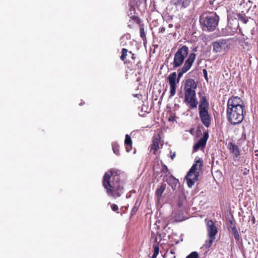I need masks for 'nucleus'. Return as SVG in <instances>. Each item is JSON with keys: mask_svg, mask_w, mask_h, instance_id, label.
Returning <instances> with one entry per match:
<instances>
[{"mask_svg": "<svg viewBox=\"0 0 258 258\" xmlns=\"http://www.w3.org/2000/svg\"><path fill=\"white\" fill-rule=\"evenodd\" d=\"M140 36L143 39V40H144L145 39H146V34H145L144 28L143 27H140Z\"/></svg>", "mask_w": 258, "mask_h": 258, "instance_id": "32", "label": "nucleus"}, {"mask_svg": "<svg viewBox=\"0 0 258 258\" xmlns=\"http://www.w3.org/2000/svg\"><path fill=\"white\" fill-rule=\"evenodd\" d=\"M159 149V144L157 141H153L152 144L151 145L150 152L153 151V153L155 154L156 152Z\"/></svg>", "mask_w": 258, "mask_h": 258, "instance_id": "27", "label": "nucleus"}, {"mask_svg": "<svg viewBox=\"0 0 258 258\" xmlns=\"http://www.w3.org/2000/svg\"><path fill=\"white\" fill-rule=\"evenodd\" d=\"M161 172H162L163 174H165L163 177V181H165V179L168 177V175L169 174V169L167 167V166L165 165L162 161H161Z\"/></svg>", "mask_w": 258, "mask_h": 258, "instance_id": "22", "label": "nucleus"}, {"mask_svg": "<svg viewBox=\"0 0 258 258\" xmlns=\"http://www.w3.org/2000/svg\"><path fill=\"white\" fill-rule=\"evenodd\" d=\"M166 184L163 183L158 185V187L157 188L155 191V196L158 201H159L161 200L162 194L166 189Z\"/></svg>", "mask_w": 258, "mask_h": 258, "instance_id": "18", "label": "nucleus"}, {"mask_svg": "<svg viewBox=\"0 0 258 258\" xmlns=\"http://www.w3.org/2000/svg\"><path fill=\"white\" fill-rule=\"evenodd\" d=\"M207 226L208 236L215 237L218 230L214 222L212 220H209L207 223Z\"/></svg>", "mask_w": 258, "mask_h": 258, "instance_id": "15", "label": "nucleus"}, {"mask_svg": "<svg viewBox=\"0 0 258 258\" xmlns=\"http://www.w3.org/2000/svg\"><path fill=\"white\" fill-rule=\"evenodd\" d=\"M112 148L114 154L117 155L119 154V145L116 142H113L112 143Z\"/></svg>", "mask_w": 258, "mask_h": 258, "instance_id": "28", "label": "nucleus"}, {"mask_svg": "<svg viewBox=\"0 0 258 258\" xmlns=\"http://www.w3.org/2000/svg\"><path fill=\"white\" fill-rule=\"evenodd\" d=\"M227 26L231 31H233L234 34L237 32L238 29L239 31L238 33H242L241 29L239 28V22L237 19H228Z\"/></svg>", "mask_w": 258, "mask_h": 258, "instance_id": "12", "label": "nucleus"}, {"mask_svg": "<svg viewBox=\"0 0 258 258\" xmlns=\"http://www.w3.org/2000/svg\"><path fill=\"white\" fill-rule=\"evenodd\" d=\"M238 20H239L244 24H246L248 21V17L240 14H237Z\"/></svg>", "mask_w": 258, "mask_h": 258, "instance_id": "29", "label": "nucleus"}, {"mask_svg": "<svg viewBox=\"0 0 258 258\" xmlns=\"http://www.w3.org/2000/svg\"><path fill=\"white\" fill-rule=\"evenodd\" d=\"M202 166L203 160L199 158L189 169L185 176L186 182L189 187H191L196 181L198 180L200 172L202 169Z\"/></svg>", "mask_w": 258, "mask_h": 258, "instance_id": "5", "label": "nucleus"}, {"mask_svg": "<svg viewBox=\"0 0 258 258\" xmlns=\"http://www.w3.org/2000/svg\"><path fill=\"white\" fill-rule=\"evenodd\" d=\"M203 72L204 77L205 80L208 82V73H207V70L206 69H203Z\"/></svg>", "mask_w": 258, "mask_h": 258, "instance_id": "38", "label": "nucleus"}, {"mask_svg": "<svg viewBox=\"0 0 258 258\" xmlns=\"http://www.w3.org/2000/svg\"><path fill=\"white\" fill-rule=\"evenodd\" d=\"M140 203L138 202V200H137L136 201V202L135 203V205L133 207L131 212V217L134 216L136 214L137 211H138V210L140 207Z\"/></svg>", "mask_w": 258, "mask_h": 258, "instance_id": "26", "label": "nucleus"}, {"mask_svg": "<svg viewBox=\"0 0 258 258\" xmlns=\"http://www.w3.org/2000/svg\"><path fill=\"white\" fill-rule=\"evenodd\" d=\"M185 258H199V254L197 251H192Z\"/></svg>", "mask_w": 258, "mask_h": 258, "instance_id": "31", "label": "nucleus"}, {"mask_svg": "<svg viewBox=\"0 0 258 258\" xmlns=\"http://www.w3.org/2000/svg\"><path fill=\"white\" fill-rule=\"evenodd\" d=\"M191 0H171V3L180 10L187 8Z\"/></svg>", "mask_w": 258, "mask_h": 258, "instance_id": "13", "label": "nucleus"}, {"mask_svg": "<svg viewBox=\"0 0 258 258\" xmlns=\"http://www.w3.org/2000/svg\"><path fill=\"white\" fill-rule=\"evenodd\" d=\"M227 148L230 150V152L234 154L235 158L239 157L240 156V150L238 146L232 142H229Z\"/></svg>", "mask_w": 258, "mask_h": 258, "instance_id": "17", "label": "nucleus"}, {"mask_svg": "<svg viewBox=\"0 0 258 258\" xmlns=\"http://www.w3.org/2000/svg\"><path fill=\"white\" fill-rule=\"evenodd\" d=\"M133 22H135L133 20H132L131 19H130L128 24V27L130 28H132Z\"/></svg>", "mask_w": 258, "mask_h": 258, "instance_id": "39", "label": "nucleus"}, {"mask_svg": "<svg viewBox=\"0 0 258 258\" xmlns=\"http://www.w3.org/2000/svg\"><path fill=\"white\" fill-rule=\"evenodd\" d=\"M228 40L226 39H220L218 41L213 43V51L217 53L228 49Z\"/></svg>", "mask_w": 258, "mask_h": 258, "instance_id": "8", "label": "nucleus"}, {"mask_svg": "<svg viewBox=\"0 0 258 258\" xmlns=\"http://www.w3.org/2000/svg\"><path fill=\"white\" fill-rule=\"evenodd\" d=\"M196 54L194 52L190 53L182 67L177 70V73L174 72L168 76V80L170 85V97L175 95L177 87L176 83H178L183 74L190 70L196 59Z\"/></svg>", "mask_w": 258, "mask_h": 258, "instance_id": "3", "label": "nucleus"}, {"mask_svg": "<svg viewBox=\"0 0 258 258\" xmlns=\"http://www.w3.org/2000/svg\"><path fill=\"white\" fill-rule=\"evenodd\" d=\"M128 52L127 49L126 48H122L121 50V55L120 56V59L122 60H124L127 56V53Z\"/></svg>", "mask_w": 258, "mask_h": 258, "instance_id": "30", "label": "nucleus"}, {"mask_svg": "<svg viewBox=\"0 0 258 258\" xmlns=\"http://www.w3.org/2000/svg\"><path fill=\"white\" fill-rule=\"evenodd\" d=\"M208 138V132H204L203 137L200 138V140L195 144L193 148V152H197L201 148H204L206 145Z\"/></svg>", "mask_w": 258, "mask_h": 258, "instance_id": "11", "label": "nucleus"}, {"mask_svg": "<svg viewBox=\"0 0 258 258\" xmlns=\"http://www.w3.org/2000/svg\"><path fill=\"white\" fill-rule=\"evenodd\" d=\"M198 47H194V48L192 49V51H194V52H196V51H197V50H198Z\"/></svg>", "mask_w": 258, "mask_h": 258, "instance_id": "44", "label": "nucleus"}, {"mask_svg": "<svg viewBox=\"0 0 258 258\" xmlns=\"http://www.w3.org/2000/svg\"><path fill=\"white\" fill-rule=\"evenodd\" d=\"M197 85L192 79H188L185 81L184 86V96H194L196 94L195 89Z\"/></svg>", "mask_w": 258, "mask_h": 258, "instance_id": "7", "label": "nucleus"}, {"mask_svg": "<svg viewBox=\"0 0 258 258\" xmlns=\"http://www.w3.org/2000/svg\"><path fill=\"white\" fill-rule=\"evenodd\" d=\"M219 20V16L214 12L203 14L200 17V24L209 31H213L215 29Z\"/></svg>", "mask_w": 258, "mask_h": 258, "instance_id": "4", "label": "nucleus"}, {"mask_svg": "<svg viewBox=\"0 0 258 258\" xmlns=\"http://www.w3.org/2000/svg\"><path fill=\"white\" fill-rule=\"evenodd\" d=\"M173 24H169L168 25V27H169V28H172V27H173Z\"/></svg>", "mask_w": 258, "mask_h": 258, "instance_id": "46", "label": "nucleus"}, {"mask_svg": "<svg viewBox=\"0 0 258 258\" xmlns=\"http://www.w3.org/2000/svg\"><path fill=\"white\" fill-rule=\"evenodd\" d=\"M170 253L171 254H174L175 253L174 251L173 250H170Z\"/></svg>", "mask_w": 258, "mask_h": 258, "instance_id": "48", "label": "nucleus"}, {"mask_svg": "<svg viewBox=\"0 0 258 258\" xmlns=\"http://www.w3.org/2000/svg\"><path fill=\"white\" fill-rule=\"evenodd\" d=\"M233 226H236V222L234 220H229V228L232 229Z\"/></svg>", "mask_w": 258, "mask_h": 258, "instance_id": "34", "label": "nucleus"}, {"mask_svg": "<svg viewBox=\"0 0 258 258\" xmlns=\"http://www.w3.org/2000/svg\"><path fill=\"white\" fill-rule=\"evenodd\" d=\"M85 103L84 101H83V100L81 101V102L80 103V105H82L83 104H84Z\"/></svg>", "mask_w": 258, "mask_h": 258, "instance_id": "47", "label": "nucleus"}, {"mask_svg": "<svg viewBox=\"0 0 258 258\" xmlns=\"http://www.w3.org/2000/svg\"><path fill=\"white\" fill-rule=\"evenodd\" d=\"M184 102L189 104L190 108H196L198 104V101L196 98V94L194 96H184Z\"/></svg>", "mask_w": 258, "mask_h": 258, "instance_id": "16", "label": "nucleus"}, {"mask_svg": "<svg viewBox=\"0 0 258 258\" xmlns=\"http://www.w3.org/2000/svg\"><path fill=\"white\" fill-rule=\"evenodd\" d=\"M175 156V153L174 152L172 155H171V159L173 160Z\"/></svg>", "mask_w": 258, "mask_h": 258, "instance_id": "43", "label": "nucleus"}, {"mask_svg": "<svg viewBox=\"0 0 258 258\" xmlns=\"http://www.w3.org/2000/svg\"><path fill=\"white\" fill-rule=\"evenodd\" d=\"M124 144L126 146V152H128L132 149V141L131 137L128 135H125Z\"/></svg>", "mask_w": 258, "mask_h": 258, "instance_id": "20", "label": "nucleus"}, {"mask_svg": "<svg viewBox=\"0 0 258 258\" xmlns=\"http://www.w3.org/2000/svg\"><path fill=\"white\" fill-rule=\"evenodd\" d=\"M102 184L109 196L119 197L123 192V184L120 181L119 175L114 169H111L105 173Z\"/></svg>", "mask_w": 258, "mask_h": 258, "instance_id": "1", "label": "nucleus"}, {"mask_svg": "<svg viewBox=\"0 0 258 258\" xmlns=\"http://www.w3.org/2000/svg\"><path fill=\"white\" fill-rule=\"evenodd\" d=\"M243 171V174L244 175H247L249 172V170L247 169L246 168H244L243 170H242Z\"/></svg>", "mask_w": 258, "mask_h": 258, "instance_id": "40", "label": "nucleus"}, {"mask_svg": "<svg viewBox=\"0 0 258 258\" xmlns=\"http://www.w3.org/2000/svg\"><path fill=\"white\" fill-rule=\"evenodd\" d=\"M153 248H154V253L158 254L159 251V248L158 246V244L157 243L156 245H154Z\"/></svg>", "mask_w": 258, "mask_h": 258, "instance_id": "35", "label": "nucleus"}, {"mask_svg": "<svg viewBox=\"0 0 258 258\" xmlns=\"http://www.w3.org/2000/svg\"><path fill=\"white\" fill-rule=\"evenodd\" d=\"M209 239L208 240H206L205 241V244H204V246L206 248H208L211 246L212 245V243L213 242V241L215 240V237H209Z\"/></svg>", "mask_w": 258, "mask_h": 258, "instance_id": "25", "label": "nucleus"}, {"mask_svg": "<svg viewBox=\"0 0 258 258\" xmlns=\"http://www.w3.org/2000/svg\"><path fill=\"white\" fill-rule=\"evenodd\" d=\"M136 1V0H130L128 3V6L130 9L128 12L127 16L135 23L140 25L141 22L140 19L138 16L136 15V9L134 7V4Z\"/></svg>", "mask_w": 258, "mask_h": 258, "instance_id": "10", "label": "nucleus"}, {"mask_svg": "<svg viewBox=\"0 0 258 258\" xmlns=\"http://www.w3.org/2000/svg\"><path fill=\"white\" fill-rule=\"evenodd\" d=\"M188 47L186 45H183L178 49L174 54L173 61L170 63L172 66L171 70H175L183 65L186 58L188 56Z\"/></svg>", "mask_w": 258, "mask_h": 258, "instance_id": "6", "label": "nucleus"}, {"mask_svg": "<svg viewBox=\"0 0 258 258\" xmlns=\"http://www.w3.org/2000/svg\"><path fill=\"white\" fill-rule=\"evenodd\" d=\"M157 234L159 237V241L158 242L157 241V237L155 236V233L151 234V237L152 238L154 237L155 238V240H154L155 242H156L158 243V244H159V243L162 240V234L160 233H157Z\"/></svg>", "mask_w": 258, "mask_h": 258, "instance_id": "33", "label": "nucleus"}, {"mask_svg": "<svg viewBox=\"0 0 258 258\" xmlns=\"http://www.w3.org/2000/svg\"><path fill=\"white\" fill-rule=\"evenodd\" d=\"M164 181H166L168 184L171 187L173 190H175L177 186L180 185L178 179L176 178L172 175H170L167 177Z\"/></svg>", "mask_w": 258, "mask_h": 258, "instance_id": "14", "label": "nucleus"}, {"mask_svg": "<svg viewBox=\"0 0 258 258\" xmlns=\"http://www.w3.org/2000/svg\"><path fill=\"white\" fill-rule=\"evenodd\" d=\"M110 206L112 211L116 212L117 213H118V212L117 211L118 210V207L116 205L114 204H111Z\"/></svg>", "mask_w": 258, "mask_h": 258, "instance_id": "36", "label": "nucleus"}, {"mask_svg": "<svg viewBox=\"0 0 258 258\" xmlns=\"http://www.w3.org/2000/svg\"><path fill=\"white\" fill-rule=\"evenodd\" d=\"M165 31V29L164 27H161L160 28L159 30V33H164Z\"/></svg>", "mask_w": 258, "mask_h": 258, "instance_id": "41", "label": "nucleus"}, {"mask_svg": "<svg viewBox=\"0 0 258 258\" xmlns=\"http://www.w3.org/2000/svg\"><path fill=\"white\" fill-rule=\"evenodd\" d=\"M128 53L131 55V58L134 60L136 58V57L135 56V54L132 53V51H128Z\"/></svg>", "mask_w": 258, "mask_h": 258, "instance_id": "42", "label": "nucleus"}, {"mask_svg": "<svg viewBox=\"0 0 258 258\" xmlns=\"http://www.w3.org/2000/svg\"><path fill=\"white\" fill-rule=\"evenodd\" d=\"M231 232L236 242H239L242 240L236 226H233L232 229H231Z\"/></svg>", "mask_w": 258, "mask_h": 258, "instance_id": "21", "label": "nucleus"}, {"mask_svg": "<svg viewBox=\"0 0 258 258\" xmlns=\"http://www.w3.org/2000/svg\"><path fill=\"white\" fill-rule=\"evenodd\" d=\"M242 101L238 97H231L227 103V118L233 125L241 123L243 119V106L240 104Z\"/></svg>", "mask_w": 258, "mask_h": 258, "instance_id": "2", "label": "nucleus"}, {"mask_svg": "<svg viewBox=\"0 0 258 258\" xmlns=\"http://www.w3.org/2000/svg\"><path fill=\"white\" fill-rule=\"evenodd\" d=\"M209 109V103L206 97L204 96H202L200 100V104L199 105V109Z\"/></svg>", "mask_w": 258, "mask_h": 258, "instance_id": "19", "label": "nucleus"}, {"mask_svg": "<svg viewBox=\"0 0 258 258\" xmlns=\"http://www.w3.org/2000/svg\"><path fill=\"white\" fill-rule=\"evenodd\" d=\"M221 34L222 36L233 35L234 34L233 31H231L228 26L221 29Z\"/></svg>", "mask_w": 258, "mask_h": 258, "instance_id": "24", "label": "nucleus"}, {"mask_svg": "<svg viewBox=\"0 0 258 258\" xmlns=\"http://www.w3.org/2000/svg\"><path fill=\"white\" fill-rule=\"evenodd\" d=\"M157 255H158V254L153 253L152 258H156Z\"/></svg>", "mask_w": 258, "mask_h": 258, "instance_id": "45", "label": "nucleus"}, {"mask_svg": "<svg viewBox=\"0 0 258 258\" xmlns=\"http://www.w3.org/2000/svg\"><path fill=\"white\" fill-rule=\"evenodd\" d=\"M186 203V198L184 195H180L177 199V203L179 208H182L184 203Z\"/></svg>", "mask_w": 258, "mask_h": 258, "instance_id": "23", "label": "nucleus"}, {"mask_svg": "<svg viewBox=\"0 0 258 258\" xmlns=\"http://www.w3.org/2000/svg\"><path fill=\"white\" fill-rule=\"evenodd\" d=\"M144 0H136L134 5H136L138 7H139L143 3Z\"/></svg>", "mask_w": 258, "mask_h": 258, "instance_id": "37", "label": "nucleus"}, {"mask_svg": "<svg viewBox=\"0 0 258 258\" xmlns=\"http://www.w3.org/2000/svg\"><path fill=\"white\" fill-rule=\"evenodd\" d=\"M209 109L203 108L199 110V116L202 123L206 127H209L211 124V117L208 112Z\"/></svg>", "mask_w": 258, "mask_h": 258, "instance_id": "9", "label": "nucleus"}]
</instances>
